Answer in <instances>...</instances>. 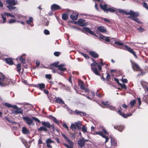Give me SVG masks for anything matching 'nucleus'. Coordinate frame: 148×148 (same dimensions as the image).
<instances>
[{"mask_svg":"<svg viewBox=\"0 0 148 148\" xmlns=\"http://www.w3.org/2000/svg\"><path fill=\"white\" fill-rule=\"evenodd\" d=\"M59 63L58 62H55L49 66V69L52 70V72L53 73L56 72V68H58V69L57 70L62 72H64L66 70V69L65 67L66 66L65 64H62L58 65Z\"/></svg>","mask_w":148,"mask_h":148,"instance_id":"f257e3e1","label":"nucleus"},{"mask_svg":"<svg viewBox=\"0 0 148 148\" xmlns=\"http://www.w3.org/2000/svg\"><path fill=\"white\" fill-rule=\"evenodd\" d=\"M11 80L6 78L3 75L0 73V86H5L11 83Z\"/></svg>","mask_w":148,"mask_h":148,"instance_id":"f03ea898","label":"nucleus"},{"mask_svg":"<svg viewBox=\"0 0 148 148\" xmlns=\"http://www.w3.org/2000/svg\"><path fill=\"white\" fill-rule=\"evenodd\" d=\"M94 63H92L91 65V69L92 71L97 75H99L100 74L97 68V66L98 69L99 71H101V67L97 63L95 60L92 59Z\"/></svg>","mask_w":148,"mask_h":148,"instance_id":"7ed1b4c3","label":"nucleus"},{"mask_svg":"<svg viewBox=\"0 0 148 148\" xmlns=\"http://www.w3.org/2000/svg\"><path fill=\"white\" fill-rule=\"evenodd\" d=\"M100 127L102 130V131L99 132H96V134H98L102 136L103 138H105L106 139L105 143H106L109 140V138L108 136H106V135H105L104 134L108 135V133L104 127L103 126H100Z\"/></svg>","mask_w":148,"mask_h":148,"instance_id":"20e7f679","label":"nucleus"},{"mask_svg":"<svg viewBox=\"0 0 148 148\" xmlns=\"http://www.w3.org/2000/svg\"><path fill=\"white\" fill-rule=\"evenodd\" d=\"M12 108L11 110L12 113L14 114L22 113L23 112V110L21 108H18L16 105H13Z\"/></svg>","mask_w":148,"mask_h":148,"instance_id":"39448f33","label":"nucleus"},{"mask_svg":"<svg viewBox=\"0 0 148 148\" xmlns=\"http://www.w3.org/2000/svg\"><path fill=\"white\" fill-rule=\"evenodd\" d=\"M127 15H130V16L128 17L129 18H131L133 20L135 16H138L139 14L137 12H135L133 10H130Z\"/></svg>","mask_w":148,"mask_h":148,"instance_id":"423d86ee","label":"nucleus"},{"mask_svg":"<svg viewBox=\"0 0 148 148\" xmlns=\"http://www.w3.org/2000/svg\"><path fill=\"white\" fill-rule=\"evenodd\" d=\"M23 119L26 121L27 124L30 125H33L34 123H33V120L28 117H23Z\"/></svg>","mask_w":148,"mask_h":148,"instance_id":"0eeeda50","label":"nucleus"},{"mask_svg":"<svg viewBox=\"0 0 148 148\" xmlns=\"http://www.w3.org/2000/svg\"><path fill=\"white\" fill-rule=\"evenodd\" d=\"M124 47L125 50H126L132 53L136 58H137V56L135 54V51H133L131 48L128 47L126 45H125Z\"/></svg>","mask_w":148,"mask_h":148,"instance_id":"6e6552de","label":"nucleus"},{"mask_svg":"<svg viewBox=\"0 0 148 148\" xmlns=\"http://www.w3.org/2000/svg\"><path fill=\"white\" fill-rule=\"evenodd\" d=\"M124 47L125 50H126L132 53L136 58H137V56L135 54V51H133L131 48L128 47L126 45H125Z\"/></svg>","mask_w":148,"mask_h":148,"instance_id":"1a4fd4ad","label":"nucleus"},{"mask_svg":"<svg viewBox=\"0 0 148 148\" xmlns=\"http://www.w3.org/2000/svg\"><path fill=\"white\" fill-rule=\"evenodd\" d=\"M121 108H120V109L119 110L118 112V113L123 118H127L128 117L131 116L132 115V114L131 113H128L127 114H124L123 113L121 112Z\"/></svg>","mask_w":148,"mask_h":148,"instance_id":"9d476101","label":"nucleus"},{"mask_svg":"<svg viewBox=\"0 0 148 148\" xmlns=\"http://www.w3.org/2000/svg\"><path fill=\"white\" fill-rule=\"evenodd\" d=\"M99 5L101 9L103 10L104 11L108 12L109 11L110 12H111V8H108L106 5H102L101 4H100Z\"/></svg>","mask_w":148,"mask_h":148,"instance_id":"9b49d317","label":"nucleus"},{"mask_svg":"<svg viewBox=\"0 0 148 148\" xmlns=\"http://www.w3.org/2000/svg\"><path fill=\"white\" fill-rule=\"evenodd\" d=\"M78 85L80 86V88L81 89L85 90L86 91H88V90L86 88L85 84L83 81L79 80L78 81Z\"/></svg>","mask_w":148,"mask_h":148,"instance_id":"f8f14e48","label":"nucleus"},{"mask_svg":"<svg viewBox=\"0 0 148 148\" xmlns=\"http://www.w3.org/2000/svg\"><path fill=\"white\" fill-rule=\"evenodd\" d=\"M45 142L47 144V147L49 148H52V146H51V143H55V142L54 141L51 140V139L50 138L47 139L46 140Z\"/></svg>","mask_w":148,"mask_h":148,"instance_id":"ddd939ff","label":"nucleus"},{"mask_svg":"<svg viewBox=\"0 0 148 148\" xmlns=\"http://www.w3.org/2000/svg\"><path fill=\"white\" fill-rule=\"evenodd\" d=\"M114 129L118 130L119 131L121 132L124 129V127L123 125H117L114 126Z\"/></svg>","mask_w":148,"mask_h":148,"instance_id":"4468645a","label":"nucleus"},{"mask_svg":"<svg viewBox=\"0 0 148 148\" xmlns=\"http://www.w3.org/2000/svg\"><path fill=\"white\" fill-rule=\"evenodd\" d=\"M6 2L10 5H14L17 4V1L15 0H6Z\"/></svg>","mask_w":148,"mask_h":148,"instance_id":"2eb2a0df","label":"nucleus"},{"mask_svg":"<svg viewBox=\"0 0 148 148\" xmlns=\"http://www.w3.org/2000/svg\"><path fill=\"white\" fill-rule=\"evenodd\" d=\"M78 12H74L71 15L70 18H71L73 20H76L78 18Z\"/></svg>","mask_w":148,"mask_h":148,"instance_id":"dca6fc26","label":"nucleus"},{"mask_svg":"<svg viewBox=\"0 0 148 148\" xmlns=\"http://www.w3.org/2000/svg\"><path fill=\"white\" fill-rule=\"evenodd\" d=\"M51 9L52 10H55L61 9L60 7L58 5L56 4H53L51 5Z\"/></svg>","mask_w":148,"mask_h":148,"instance_id":"f3484780","label":"nucleus"},{"mask_svg":"<svg viewBox=\"0 0 148 148\" xmlns=\"http://www.w3.org/2000/svg\"><path fill=\"white\" fill-rule=\"evenodd\" d=\"M41 123L42 125L46 128H49L51 127L50 123L48 121H42L41 122Z\"/></svg>","mask_w":148,"mask_h":148,"instance_id":"a211bd4d","label":"nucleus"},{"mask_svg":"<svg viewBox=\"0 0 148 148\" xmlns=\"http://www.w3.org/2000/svg\"><path fill=\"white\" fill-rule=\"evenodd\" d=\"M84 29L85 31L87 32H88L89 33L93 35L94 36H97L96 34H95L93 31L91 30L90 28L87 27H84Z\"/></svg>","mask_w":148,"mask_h":148,"instance_id":"6ab92c4d","label":"nucleus"},{"mask_svg":"<svg viewBox=\"0 0 148 148\" xmlns=\"http://www.w3.org/2000/svg\"><path fill=\"white\" fill-rule=\"evenodd\" d=\"M78 144L81 147H83L85 145L84 138H82L81 139L79 140L78 141Z\"/></svg>","mask_w":148,"mask_h":148,"instance_id":"aec40b11","label":"nucleus"},{"mask_svg":"<svg viewBox=\"0 0 148 148\" xmlns=\"http://www.w3.org/2000/svg\"><path fill=\"white\" fill-rule=\"evenodd\" d=\"M141 85L145 92H148V83L144 82L141 83Z\"/></svg>","mask_w":148,"mask_h":148,"instance_id":"412c9836","label":"nucleus"},{"mask_svg":"<svg viewBox=\"0 0 148 148\" xmlns=\"http://www.w3.org/2000/svg\"><path fill=\"white\" fill-rule=\"evenodd\" d=\"M97 30L100 32H104L106 31V29L103 26H100L97 28Z\"/></svg>","mask_w":148,"mask_h":148,"instance_id":"4be33fe9","label":"nucleus"},{"mask_svg":"<svg viewBox=\"0 0 148 148\" xmlns=\"http://www.w3.org/2000/svg\"><path fill=\"white\" fill-rule=\"evenodd\" d=\"M36 87L40 90H42L45 88V85L43 83L38 84L36 85Z\"/></svg>","mask_w":148,"mask_h":148,"instance_id":"5701e85b","label":"nucleus"},{"mask_svg":"<svg viewBox=\"0 0 148 148\" xmlns=\"http://www.w3.org/2000/svg\"><path fill=\"white\" fill-rule=\"evenodd\" d=\"M22 132L23 134H29L30 133L29 131L25 127H22Z\"/></svg>","mask_w":148,"mask_h":148,"instance_id":"b1692460","label":"nucleus"},{"mask_svg":"<svg viewBox=\"0 0 148 148\" xmlns=\"http://www.w3.org/2000/svg\"><path fill=\"white\" fill-rule=\"evenodd\" d=\"M100 38L105 40L106 42H110V40L108 37L104 36L102 35H100Z\"/></svg>","mask_w":148,"mask_h":148,"instance_id":"393cba45","label":"nucleus"},{"mask_svg":"<svg viewBox=\"0 0 148 148\" xmlns=\"http://www.w3.org/2000/svg\"><path fill=\"white\" fill-rule=\"evenodd\" d=\"M132 64V67L133 69H134V70L135 71V70L134 68V66H135L136 68V70L137 71H142V69H140L138 65L136 63H134V65L133 64V63Z\"/></svg>","mask_w":148,"mask_h":148,"instance_id":"a878e982","label":"nucleus"},{"mask_svg":"<svg viewBox=\"0 0 148 148\" xmlns=\"http://www.w3.org/2000/svg\"><path fill=\"white\" fill-rule=\"evenodd\" d=\"M90 55L95 58L98 57V55L96 52L93 51H90L89 52Z\"/></svg>","mask_w":148,"mask_h":148,"instance_id":"bb28decb","label":"nucleus"},{"mask_svg":"<svg viewBox=\"0 0 148 148\" xmlns=\"http://www.w3.org/2000/svg\"><path fill=\"white\" fill-rule=\"evenodd\" d=\"M103 104L105 106L106 108H108L110 109H111V106L109 105L110 103L108 101H103L102 102Z\"/></svg>","mask_w":148,"mask_h":148,"instance_id":"cd10ccee","label":"nucleus"},{"mask_svg":"<svg viewBox=\"0 0 148 148\" xmlns=\"http://www.w3.org/2000/svg\"><path fill=\"white\" fill-rule=\"evenodd\" d=\"M55 101L56 102L60 104H64V102L61 98H57Z\"/></svg>","mask_w":148,"mask_h":148,"instance_id":"c85d7f7f","label":"nucleus"},{"mask_svg":"<svg viewBox=\"0 0 148 148\" xmlns=\"http://www.w3.org/2000/svg\"><path fill=\"white\" fill-rule=\"evenodd\" d=\"M117 141L115 140V139L114 138L112 137V146H117Z\"/></svg>","mask_w":148,"mask_h":148,"instance_id":"c756f323","label":"nucleus"},{"mask_svg":"<svg viewBox=\"0 0 148 148\" xmlns=\"http://www.w3.org/2000/svg\"><path fill=\"white\" fill-rule=\"evenodd\" d=\"M78 23L79 24V25L81 26H83L84 25V22L85 20L82 19H79L78 20Z\"/></svg>","mask_w":148,"mask_h":148,"instance_id":"7c9ffc66","label":"nucleus"},{"mask_svg":"<svg viewBox=\"0 0 148 148\" xmlns=\"http://www.w3.org/2000/svg\"><path fill=\"white\" fill-rule=\"evenodd\" d=\"M76 127L79 130L81 128V123L79 121H78L77 122H75L74 123Z\"/></svg>","mask_w":148,"mask_h":148,"instance_id":"2f4dec72","label":"nucleus"},{"mask_svg":"<svg viewBox=\"0 0 148 148\" xmlns=\"http://www.w3.org/2000/svg\"><path fill=\"white\" fill-rule=\"evenodd\" d=\"M5 60L8 64L10 65H12L13 63V61L11 58H6Z\"/></svg>","mask_w":148,"mask_h":148,"instance_id":"473e14b6","label":"nucleus"},{"mask_svg":"<svg viewBox=\"0 0 148 148\" xmlns=\"http://www.w3.org/2000/svg\"><path fill=\"white\" fill-rule=\"evenodd\" d=\"M114 43L117 44L118 46H123V47L121 48V49H124V47L123 43L122 42H120L118 41H115L114 42Z\"/></svg>","mask_w":148,"mask_h":148,"instance_id":"72a5a7b5","label":"nucleus"},{"mask_svg":"<svg viewBox=\"0 0 148 148\" xmlns=\"http://www.w3.org/2000/svg\"><path fill=\"white\" fill-rule=\"evenodd\" d=\"M38 130L40 131H44L45 132H46L48 131V130L44 126H42L38 129Z\"/></svg>","mask_w":148,"mask_h":148,"instance_id":"f704fd0d","label":"nucleus"},{"mask_svg":"<svg viewBox=\"0 0 148 148\" xmlns=\"http://www.w3.org/2000/svg\"><path fill=\"white\" fill-rule=\"evenodd\" d=\"M51 119L55 123H56L57 124H59V122L57 119L54 117L51 116Z\"/></svg>","mask_w":148,"mask_h":148,"instance_id":"c9c22d12","label":"nucleus"},{"mask_svg":"<svg viewBox=\"0 0 148 148\" xmlns=\"http://www.w3.org/2000/svg\"><path fill=\"white\" fill-rule=\"evenodd\" d=\"M25 55V54H23L21 56H20L19 57V59L21 60V62L23 63H25V59L24 58H22L23 56Z\"/></svg>","mask_w":148,"mask_h":148,"instance_id":"e433bc0d","label":"nucleus"},{"mask_svg":"<svg viewBox=\"0 0 148 148\" xmlns=\"http://www.w3.org/2000/svg\"><path fill=\"white\" fill-rule=\"evenodd\" d=\"M21 64L20 63L16 65L17 70L19 73L21 69Z\"/></svg>","mask_w":148,"mask_h":148,"instance_id":"4c0bfd02","label":"nucleus"},{"mask_svg":"<svg viewBox=\"0 0 148 148\" xmlns=\"http://www.w3.org/2000/svg\"><path fill=\"white\" fill-rule=\"evenodd\" d=\"M68 17V15L67 14L64 13L62 15V19L64 20H66Z\"/></svg>","mask_w":148,"mask_h":148,"instance_id":"58836bf2","label":"nucleus"},{"mask_svg":"<svg viewBox=\"0 0 148 148\" xmlns=\"http://www.w3.org/2000/svg\"><path fill=\"white\" fill-rule=\"evenodd\" d=\"M70 128L73 131H74L76 129V127L74 123H73L71 124Z\"/></svg>","mask_w":148,"mask_h":148,"instance_id":"ea45409f","label":"nucleus"},{"mask_svg":"<svg viewBox=\"0 0 148 148\" xmlns=\"http://www.w3.org/2000/svg\"><path fill=\"white\" fill-rule=\"evenodd\" d=\"M74 114L79 115L81 116H82V114H81V111H79L77 110H76L74 111Z\"/></svg>","mask_w":148,"mask_h":148,"instance_id":"a19ab883","label":"nucleus"},{"mask_svg":"<svg viewBox=\"0 0 148 148\" xmlns=\"http://www.w3.org/2000/svg\"><path fill=\"white\" fill-rule=\"evenodd\" d=\"M33 21V18L32 17H30L28 20L26 21V23L28 24H30L31 23H32Z\"/></svg>","mask_w":148,"mask_h":148,"instance_id":"79ce46f5","label":"nucleus"},{"mask_svg":"<svg viewBox=\"0 0 148 148\" xmlns=\"http://www.w3.org/2000/svg\"><path fill=\"white\" fill-rule=\"evenodd\" d=\"M87 127L85 126L84 125L82 127V130L84 133L87 132Z\"/></svg>","mask_w":148,"mask_h":148,"instance_id":"37998d69","label":"nucleus"},{"mask_svg":"<svg viewBox=\"0 0 148 148\" xmlns=\"http://www.w3.org/2000/svg\"><path fill=\"white\" fill-rule=\"evenodd\" d=\"M136 103V100L135 99H133L130 101V104L131 105V106L132 107L134 106L135 103Z\"/></svg>","mask_w":148,"mask_h":148,"instance_id":"c03bdc74","label":"nucleus"},{"mask_svg":"<svg viewBox=\"0 0 148 148\" xmlns=\"http://www.w3.org/2000/svg\"><path fill=\"white\" fill-rule=\"evenodd\" d=\"M17 16L18 17V18L20 19H21L22 18L23 20H25L26 19V16H23L21 14L18 15H17Z\"/></svg>","mask_w":148,"mask_h":148,"instance_id":"a18cd8bd","label":"nucleus"},{"mask_svg":"<svg viewBox=\"0 0 148 148\" xmlns=\"http://www.w3.org/2000/svg\"><path fill=\"white\" fill-rule=\"evenodd\" d=\"M4 13L7 16H10L12 18H15V16L11 14L10 13L6 12H4Z\"/></svg>","mask_w":148,"mask_h":148,"instance_id":"49530a36","label":"nucleus"},{"mask_svg":"<svg viewBox=\"0 0 148 148\" xmlns=\"http://www.w3.org/2000/svg\"><path fill=\"white\" fill-rule=\"evenodd\" d=\"M119 85L121 88H123L125 90L126 89V86L125 84L123 83L121 84L119 83Z\"/></svg>","mask_w":148,"mask_h":148,"instance_id":"de8ad7c7","label":"nucleus"},{"mask_svg":"<svg viewBox=\"0 0 148 148\" xmlns=\"http://www.w3.org/2000/svg\"><path fill=\"white\" fill-rule=\"evenodd\" d=\"M138 16H135L134 18L133 21H135L136 22L138 23H141V22L139 20V19L137 18Z\"/></svg>","mask_w":148,"mask_h":148,"instance_id":"09e8293b","label":"nucleus"},{"mask_svg":"<svg viewBox=\"0 0 148 148\" xmlns=\"http://www.w3.org/2000/svg\"><path fill=\"white\" fill-rule=\"evenodd\" d=\"M7 7L10 10H14L16 8V7L10 5H8L7 6Z\"/></svg>","mask_w":148,"mask_h":148,"instance_id":"8fccbe9b","label":"nucleus"},{"mask_svg":"<svg viewBox=\"0 0 148 148\" xmlns=\"http://www.w3.org/2000/svg\"><path fill=\"white\" fill-rule=\"evenodd\" d=\"M4 105L8 108H13V105H12L10 103H4Z\"/></svg>","mask_w":148,"mask_h":148,"instance_id":"3c124183","label":"nucleus"},{"mask_svg":"<svg viewBox=\"0 0 148 148\" xmlns=\"http://www.w3.org/2000/svg\"><path fill=\"white\" fill-rule=\"evenodd\" d=\"M137 29L140 32H143L145 29L141 27H139L137 28Z\"/></svg>","mask_w":148,"mask_h":148,"instance_id":"603ef678","label":"nucleus"},{"mask_svg":"<svg viewBox=\"0 0 148 148\" xmlns=\"http://www.w3.org/2000/svg\"><path fill=\"white\" fill-rule=\"evenodd\" d=\"M1 16L3 18V23H5V22L6 21V18L5 17V16H4L3 15V14H1Z\"/></svg>","mask_w":148,"mask_h":148,"instance_id":"864d4df0","label":"nucleus"},{"mask_svg":"<svg viewBox=\"0 0 148 148\" xmlns=\"http://www.w3.org/2000/svg\"><path fill=\"white\" fill-rule=\"evenodd\" d=\"M68 142V143L72 147H73V142L70 140L69 139H68L67 140Z\"/></svg>","mask_w":148,"mask_h":148,"instance_id":"5fc2aeb1","label":"nucleus"},{"mask_svg":"<svg viewBox=\"0 0 148 148\" xmlns=\"http://www.w3.org/2000/svg\"><path fill=\"white\" fill-rule=\"evenodd\" d=\"M32 118L33 119V120H34L35 121H37L39 123H41V122H40V120L38 119L36 117H32Z\"/></svg>","mask_w":148,"mask_h":148,"instance_id":"6e6d98bb","label":"nucleus"},{"mask_svg":"<svg viewBox=\"0 0 148 148\" xmlns=\"http://www.w3.org/2000/svg\"><path fill=\"white\" fill-rule=\"evenodd\" d=\"M32 118L33 119V120H34L35 121H37L39 123H41V122H40V120L38 119L36 117H32Z\"/></svg>","mask_w":148,"mask_h":148,"instance_id":"4d7b16f0","label":"nucleus"},{"mask_svg":"<svg viewBox=\"0 0 148 148\" xmlns=\"http://www.w3.org/2000/svg\"><path fill=\"white\" fill-rule=\"evenodd\" d=\"M143 6L147 10H148V6L147 3L145 2H143Z\"/></svg>","mask_w":148,"mask_h":148,"instance_id":"13d9d810","label":"nucleus"},{"mask_svg":"<svg viewBox=\"0 0 148 148\" xmlns=\"http://www.w3.org/2000/svg\"><path fill=\"white\" fill-rule=\"evenodd\" d=\"M16 21V20L14 19H11L8 22V23L10 24L14 23Z\"/></svg>","mask_w":148,"mask_h":148,"instance_id":"bf43d9fd","label":"nucleus"},{"mask_svg":"<svg viewBox=\"0 0 148 148\" xmlns=\"http://www.w3.org/2000/svg\"><path fill=\"white\" fill-rule=\"evenodd\" d=\"M81 114H82V116H84L86 117H88V115L85 112L81 111Z\"/></svg>","mask_w":148,"mask_h":148,"instance_id":"052dcab7","label":"nucleus"},{"mask_svg":"<svg viewBox=\"0 0 148 148\" xmlns=\"http://www.w3.org/2000/svg\"><path fill=\"white\" fill-rule=\"evenodd\" d=\"M44 33L45 35H49V31L46 29H45L44 30Z\"/></svg>","mask_w":148,"mask_h":148,"instance_id":"680f3d73","label":"nucleus"},{"mask_svg":"<svg viewBox=\"0 0 148 148\" xmlns=\"http://www.w3.org/2000/svg\"><path fill=\"white\" fill-rule=\"evenodd\" d=\"M68 111L69 112V113L71 114H74V111H73L72 110L70 109L69 108H67Z\"/></svg>","mask_w":148,"mask_h":148,"instance_id":"e2e57ef3","label":"nucleus"},{"mask_svg":"<svg viewBox=\"0 0 148 148\" xmlns=\"http://www.w3.org/2000/svg\"><path fill=\"white\" fill-rule=\"evenodd\" d=\"M81 53L86 58L88 59L89 58V57L86 54L83 53Z\"/></svg>","mask_w":148,"mask_h":148,"instance_id":"0e129e2a","label":"nucleus"},{"mask_svg":"<svg viewBox=\"0 0 148 148\" xmlns=\"http://www.w3.org/2000/svg\"><path fill=\"white\" fill-rule=\"evenodd\" d=\"M45 77L46 78L50 79L51 78V75L50 74H46L45 75Z\"/></svg>","mask_w":148,"mask_h":148,"instance_id":"69168bd1","label":"nucleus"},{"mask_svg":"<svg viewBox=\"0 0 148 148\" xmlns=\"http://www.w3.org/2000/svg\"><path fill=\"white\" fill-rule=\"evenodd\" d=\"M110 75L108 74H107V75L106 77V79L107 81H109V79H110Z\"/></svg>","mask_w":148,"mask_h":148,"instance_id":"338daca9","label":"nucleus"},{"mask_svg":"<svg viewBox=\"0 0 148 148\" xmlns=\"http://www.w3.org/2000/svg\"><path fill=\"white\" fill-rule=\"evenodd\" d=\"M54 55L56 56H58L60 55V53L59 52H55L54 53Z\"/></svg>","mask_w":148,"mask_h":148,"instance_id":"774afa93","label":"nucleus"}]
</instances>
